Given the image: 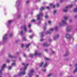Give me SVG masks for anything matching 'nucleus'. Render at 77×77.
Listing matches in <instances>:
<instances>
[{
  "instance_id": "41",
  "label": "nucleus",
  "mask_w": 77,
  "mask_h": 77,
  "mask_svg": "<svg viewBox=\"0 0 77 77\" xmlns=\"http://www.w3.org/2000/svg\"><path fill=\"white\" fill-rule=\"evenodd\" d=\"M44 40H45L44 39H40V41L41 42H42L43 41H44Z\"/></svg>"
},
{
  "instance_id": "25",
  "label": "nucleus",
  "mask_w": 77,
  "mask_h": 77,
  "mask_svg": "<svg viewBox=\"0 0 77 77\" xmlns=\"http://www.w3.org/2000/svg\"><path fill=\"white\" fill-rule=\"evenodd\" d=\"M53 3H51L50 4V6H52V8H55V5H53Z\"/></svg>"
},
{
  "instance_id": "7",
  "label": "nucleus",
  "mask_w": 77,
  "mask_h": 77,
  "mask_svg": "<svg viewBox=\"0 0 77 77\" xmlns=\"http://www.w3.org/2000/svg\"><path fill=\"white\" fill-rule=\"evenodd\" d=\"M66 38L67 39L69 38V39H72L73 38V37L72 35H71L68 34H67L66 35Z\"/></svg>"
},
{
  "instance_id": "57",
  "label": "nucleus",
  "mask_w": 77,
  "mask_h": 77,
  "mask_svg": "<svg viewBox=\"0 0 77 77\" xmlns=\"http://www.w3.org/2000/svg\"><path fill=\"white\" fill-rule=\"evenodd\" d=\"M29 38H32L33 36L31 35V36H29Z\"/></svg>"
},
{
  "instance_id": "26",
  "label": "nucleus",
  "mask_w": 77,
  "mask_h": 77,
  "mask_svg": "<svg viewBox=\"0 0 77 77\" xmlns=\"http://www.w3.org/2000/svg\"><path fill=\"white\" fill-rule=\"evenodd\" d=\"M59 38V35H57L55 36V39H58Z\"/></svg>"
},
{
  "instance_id": "14",
  "label": "nucleus",
  "mask_w": 77,
  "mask_h": 77,
  "mask_svg": "<svg viewBox=\"0 0 77 77\" xmlns=\"http://www.w3.org/2000/svg\"><path fill=\"white\" fill-rule=\"evenodd\" d=\"M75 66H76V68L75 69L73 72V73H75V72H77V64H76L75 65Z\"/></svg>"
},
{
  "instance_id": "63",
  "label": "nucleus",
  "mask_w": 77,
  "mask_h": 77,
  "mask_svg": "<svg viewBox=\"0 0 77 77\" xmlns=\"http://www.w3.org/2000/svg\"><path fill=\"white\" fill-rule=\"evenodd\" d=\"M69 23H72V20H69Z\"/></svg>"
},
{
  "instance_id": "17",
  "label": "nucleus",
  "mask_w": 77,
  "mask_h": 77,
  "mask_svg": "<svg viewBox=\"0 0 77 77\" xmlns=\"http://www.w3.org/2000/svg\"><path fill=\"white\" fill-rule=\"evenodd\" d=\"M40 11H42L45 9V8L44 7H41L40 8Z\"/></svg>"
},
{
  "instance_id": "21",
  "label": "nucleus",
  "mask_w": 77,
  "mask_h": 77,
  "mask_svg": "<svg viewBox=\"0 0 77 77\" xmlns=\"http://www.w3.org/2000/svg\"><path fill=\"white\" fill-rule=\"evenodd\" d=\"M44 62H42L39 65V68H41L42 67V65H44Z\"/></svg>"
},
{
  "instance_id": "23",
  "label": "nucleus",
  "mask_w": 77,
  "mask_h": 77,
  "mask_svg": "<svg viewBox=\"0 0 77 77\" xmlns=\"http://www.w3.org/2000/svg\"><path fill=\"white\" fill-rule=\"evenodd\" d=\"M74 5L73 4H71L69 5V8H72L73 7Z\"/></svg>"
},
{
  "instance_id": "33",
  "label": "nucleus",
  "mask_w": 77,
  "mask_h": 77,
  "mask_svg": "<svg viewBox=\"0 0 77 77\" xmlns=\"http://www.w3.org/2000/svg\"><path fill=\"white\" fill-rule=\"evenodd\" d=\"M30 57H31V58H33V55L32 54H30Z\"/></svg>"
},
{
  "instance_id": "32",
  "label": "nucleus",
  "mask_w": 77,
  "mask_h": 77,
  "mask_svg": "<svg viewBox=\"0 0 77 77\" xmlns=\"http://www.w3.org/2000/svg\"><path fill=\"white\" fill-rule=\"evenodd\" d=\"M49 31H50V32H51V31L53 32L54 31V29L53 28H51L49 29Z\"/></svg>"
},
{
  "instance_id": "61",
  "label": "nucleus",
  "mask_w": 77,
  "mask_h": 77,
  "mask_svg": "<svg viewBox=\"0 0 77 77\" xmlns=\"http://www.w3.org/2000/svg\"><path fill=\"white\" fill-rule=\"evenodd\" d=\"M69 58H66L65 59V60H68Z\"/></svg>"
},
{
  "instance_id": "58",
  "label": "nucleus",
  "mask_w": 77,
  "mask_h": 77,
  "mask_svg": "<svg viewBox=\"0 0 77 77\" xmlns=\"http://www.w3.org/2000/svg\"><path fill=\"white\" fill-rule=\"evenodd\" d=\"M45 51H46V52H48V49H45L44 50Z\"/></svg>"
},
{
  "instance_id": "40",
  "label": "nucleus",
  "mask_w": 77,
  "mask_h": 77,
  "mask_svg": "<svg viewBox=\"0 0 77 77\" xmlns=\"http://www.w3.org/2000/svg\"><path fill=\"white\" fill-rule=\"evenodd\" d=\"M21 47H22V48H23V47H24V45L23 44H21Z\"/></svg>"
},
{
  "instance_id": "54",
  "label": "nucleus",
  "mask_w": 77,
  "mask_h": 77,
  "mask_svg": "<svg viewBox=\"0 0 77 77\" xmlns=\"http://www.w3.org/2000/svg\"><path fill=\"white\" fill-rule=\"evenodd\" d=\"M53 54H54V53H55V52L54 51H52L51 52Z\"/></svg>"
},
{
  "instance_id": "60",
  "label": "nucleus",
  "mask_w": 77,
  "mask_h": 77,
  "mask_svg": "<svg viewBox=\"0 0 77 77\" xmlns=\"http://www.w3.org/2000/svg\"><path fill=\"white\" fill-rule=\"evenodd\" d=\"M23 56L24 57H26V54H24Z\"/></svg>"
},
{
  "instance_id": "11",
  "label": "nucleus",
  "mask_w": 77,
  "mask_h": 77,
  "mask_svg": "<svg viewBox=\"0 0 77 77\" xmlns=\"http://www.w3.org/2000/svg\"><path fill=\"white\" fill-rule=\"evenodd\" d=\"M8 34H5L4 35L3 37V39H7L8 38Z\"/></svg>"
},
{
  "instance_id": "3",
  "label": "nucleus",
  "mask_w": 77,
  "mask_h": 77,
  "mask_svg": "<svg viewBox=\"0 0 77 77\" xmlns=\"http://www.w3.org/2000/svg\"><path fill=\"white\" fill-rule=\"evenodd\" d=\"M26 69H27V67L26 66H25L24 69H23V70H24L22 72H20L18 74V75L19 77H20L21 76V74L22 75H24L26 74V72H25V70H26Z\"/></svg>"
},
{
  "instance_id": "42",
  "label": "nucleus",
  "mask_w": 77,
  "mask_h": 77,
  "mask_svg": "<svg viewBox=\"0 0 77 77\" xmlns=\"http://www.w3.org/2000/svg\"><path fill=\"white\" fill-rule=\"evenodd\" d=\"M56 6H57V7H59V6H60L59 3H57L56 5Z\"/></svg>"
},
{
  "instance_id": "9",
  "label": "nucleus",
  "mask_w": 77,
  "mask_h": 77,
  "mask_svg": "<svg viewBox=\"0 0 77 77\" xmlns=\"http://www.w3.org/2000/svg\"><path fill=\"white\" fill-rule=\"evenodd\" d=\"M23 28L25 32H27V28H26V25H24L23 26H21V29H23Z\"/></svg>"
},
{
  "instance_id": "27",
  "label": "nucleus",
  "mask_w": 77,
  "mask_h": 77,
  "mask_svg": "<svg viewBox=\"0 0 77 77\" xmlns=\"http://www.w3.org/2000/svg\"><path fill=\"white\" fill-rule=\"evenodd\" d=\"M6 25H7V27H8V28H9V27H10V26H11V24L8 23L7 24H6Z\"/></svg>"
},
{
  "instance_id": "38",
  "label": "nucleus",
  "mask_w": 77,
  "mask_h": 77,
  "mask_svg": "<svg viewBox=\"0 0 77 77\" xmlns=\"http://www.w3.org/2000/svg\"><path fill=\"white\" fill-rule=\"evenodd\" d=\"M48 42H51L52 41V40L51 39H49L48 40Z\"/></svg>"
},
{
  "instance_id": "24",
  "label": "nucleus",
  "mask_w": 77,
  "mask_h": 77,
  "mask_svg": "<svg viewBox=\"0 0 77 77\" xmlns=\"http://www.w3.org/2000/svg\"><path fill=\"white\" fill-rule=\"evenodd\" d=\"M20 34L22 36H23L24 35V32H23V31L22 30L20 32Z\"/></svg>"
},
{
  "instance_id": "28",
  "label": "nucleus",
  "mask_w": 77,
  "mask_h": 77,
  "mask_svg": "<svg viewBox=\"0 0 77 77\" xmlns=\"http://www.w3.org/2000/svg\"><path fill=\"white\" fill-rule=\"evenodd\" d=\"M13 36V34L12 33H11L10 34L9 36L10 38H11Z\"/></svg>"
},
{
  "instance_id": "56",
  "label": "nucleus",
  "mask_w": 77,
  "mask_h": 77,
  "mask_svg": "<svg viewBox=\"0 0 77 77\" xmlns=\"http://www.w3.org/2000/svg\"><path fill=\"white\" fill-rule=\"evenodd\" d=\"M29 33H32V30L30 29L29 30Z\"/></svg>"
},
{
  "instance_id": "39",
  "label": "nucleus",
  "mask_w": 77,
  "mask_h": 77,
  "mask_svg": "<svg viewBox=\"0 0 77 77\" xmlns=\"http://www.w3.org/2000/svg\"><path fill=\"white\" fill-rule=\"evenodd\" d=\"M3 41L4 42H6L7 41V39H3Z\"/></svg>"
},
{
  "instance_id": "15",
  "label": "nucleus",
  "mask_w": 77,
  "mask_h": 77,
  "mask_svg": "<svg viewBox=\"0 0 77 77\" xmlns=\"http://www.w3.org/2000/svg\"><path fill=\"white\" fill-rule=\"evenodd\" d=\"M43 45L44 47H48L49 46V45L46 43H45L43 44Z\"/></svg>"
},
{
  "instance_id": "16",
  "label": "nucleus",
  "mask_w": 77,
  "mask_h": 77,
  "mask_svg": "<svg viewBox=\"0 0 77 77\" xmlns=\"http://www.w3.org/2000/svg\"><path fill=\"white\" fill-rule=\"evenodd\" d=\"M8 57H10V58H16V57H15V56H12L11 54H9Z\"/></svg>"
},
{
  "instance_id": "46",
  "label": "nucleus",
  "mask_w": 77,
  "mask_h": 77,
  "mask_svg": "<svg viewBox=\"0 0 77 77\" xmlns=\"http://www.w3.org/2000/svg\"><path fill=\"white\" fill-rule=\"evenodd\" d=\"M68 55V54H65L63 56H64V57H66V56H67Z\"/></svg>"
},
{
  "instance_id": "20",
  "label": "nucleus",
  "mask_w": 77,
  "mask_h": 77,
  "mask_svg": "<svg viewBox=\"0 0 77 77\" xmlns=\"http://www.w3.org/2000/svg\"><path fill=\"white\" fill-rule=\"evenodd\" d=\"M12 23H13V20H9L7 22V23L10 24H11Z\"/></svg>"
},
{
  "instance_id": "50",
  "label": "nucleus",
  "mask_w": 77,
  "mask_h": 77,
  "mask_svg": "<svg viewBox=\"0 0 77 77\" xmlns=\"http://www.w3.org/2000/svg\"><path fill=\"white\" fill-rule=\"evenodd\" d=\"M23 41H27V39H23Z\"/></svg>"
},
{
  "instance_id": "18",
  "label": "nucleus",
  "mask_w": 77,
  "mask_h": 77,
  "mask_svg": "<svg viewBox=\"0 0 77 77\" xmlns=\"http://www.w3.org/2000/svg\"><path fill=\"white\" fill-rule=\"evenodd\" d=\"M47 26V23H45V25L44 26V27H43V29H44V31H45V30L46 29H47V28L46 27V26Z\"/></svg>"
},
{
  "instance_id": "12",
  "label": "nucleus",
  "mask_w": 77,
  "mask_h": 77,
  "mask_svg": "<svg viewBox=\"0 0 77 77\" xmlns=\"http://www.w3.org/2000/svg\"><path fill=\"white\" fill-rule=\"evenodd\" d=\"M51 33H52V32L51 31H50L49 30L47 31L46 32H45V34H46V35H48V34H51Z\"/></svg>"
},
{
  "instance_id": "43",
  "label": "nucleus",
  "mask_w": 77,
  "mask_h": 77,
  "mask_svg": "<svg viewBox=\"0 0 77 77\" xmlns=\"http://www.w3.org/2000/svg\"><path fill=\"white\" fill-rule=\"evenodd\" d=\"M46 9H50V7L47 6L46 7Z\"/></svg>"
},
{
  "instance_id": "19",
  "label": "nucleus",
  "mask_w": 77,
  "mask_h": 77,
  "mask_svg": "<svg viewBox=\"0 0 77 77\" xmlns=\"http://www.w3.org/2000/svg\"><path fill=\"white\" fill-rule=\"evenodd\" d=\"M48 65V63L47 62H45L44 65L43 66V68H46Z\"/></svg>"
},
{
  "instance_id": "49",
  "label": "nucleus",
  "mask_w": 77,
  "mask_h": 77,
  "mask_svg": "<svg viewBox=\"0 0 77 77\" xmlns=\"http://www.w3.org/2000/svg\"><path fill=\"white\" fill-rule=\"evenodd\" d=\"M6 62L8 63H9V62H10V61L9 60H6Z\"/></svg>"
},
{
  "instance_id": "64",
  "label": "nucleus",
  "mask_w": 77,
  "mask_h": 77,
  "mask_svg": "<svg viewBox=\"0 0 77 77\" xmlns=\"http://www.w3.org/2000/svg\"><path fill=\"white\" fill-rule=\"evenodd\" d=\"M31 27V25L30 24H29L28 25V27Z\"/></svg>"
},
{
  "instance_id": "13",
  "label": "nucleus",
  "mask_w": 77,
  "mask_h": 77,
  "mask_svg": "<svg viewBox=\"0 0 77 77\" xmlns=\"http://www.w3.org/2000/svg\"><path fill=\"white\" fill-rule=\"evenodd\" d=\"M41 53H37V51H36L35 52L34 56H36V55H41Z\"/></svg>"
},
{
  "instance_id": "53",
  "label": "nucleus",
  "mask_w": 77,
  "mask_h": 77,
  "mask_svg": "<svg viewBox=\"0 0 77 77\" xmlns=\"http://www.w3.org/2000/svg\"><path fill=\"white\" fill-rule=\"evenodd\" d=\"M29 3V1H26V3L27 5H28V3Z\"/></svg>"
},
{
  "instance_id": "59",
  "label": "nucleus",
  "mask_w": 77,
  "mask_h": 77,
  "mask_svg": "<svg viewBox=\"0 0 77 77\" xmlns=\"http://www.w3.org/2000/svg\"><path fill=\"white\" fill-rule=\"evenodd\" d=\"M42 71H43V72H45V71H46V69H43Z\"/></svg>"
},
{
  "instance_id": "35",
  "label": "nucleus",
  "mask_w": 77,
  "mask_h": 77,
  "mask_svg": "<svg viewBox=\"0 0 77 77\" xmlns=\"http://www.w3.org/2000/svg\"><path fill=\"white\" fill-rule=\"evenodd\" d=\"M51 76H52V74H49V75H48V77H51Z\"/></svg>"
},
{
  "instance_id": "31",
  "label": "nucleus",
  "mask_w": 77,
  "mask_h": 77,
  "mask_svg": "<svg viewBox=\"0 0 77 77\" xmlns=\"http://www.w3.org/2000/svg\"><path fill=\"white\" fill-rule=\"evenodd\" d=\"M15 63H13L11 64V66H15Z\"/></svg>"
},
{
  "instance_id": "62",
  "label": "nucleus",
  "mask_w": 77,
  "mask_h": 77,
  "mask_svg": "<svg viewBox=\"0 0 77 77\" xmlns=\"http://www.w3.org/2000/svg\"><path fill=\"white\" fill-rule=\"evenodd\" d=\"M74 18H77V15L75 16Z\"/></svg>"
},
{
  "instance_id": "1",
  "label": "nucleus",
  "mask_w": 77,
  "mask_h": 77,
  "mask_svg": "<svg viewBox=\"0 0 77 77\" xmlns=\"http://www.w3.org/2000/svg\"><path fill=\"white\" fill-rule=\"evenodd\" d=\"M68 18V17H64L63 19L64 20H62V23H59V26H65V25H66V21L67 20V19Z\"/></svg>"
},
{
  "instance_id": "36",
  "label": "nucleus",
  "mask_w": 77,
  "mask_h": 77,
  "mask_svg": "<svg viewBox=\"0 0 77 77\" xmlns=\"http://www.w3.org/2000/svg\"><path fill=\"white\" fill-rule=\"evenodd\" d=\"M45 59L46 60H50V59L48 58H45Z\"/></svg>"
},
{
  "instance_id": "52",
  "label": "nucleus",
  "mask_w": 77,
  "mask_h": 77,
  "mask_svg": "<svg viewBox=\"0 0 77 77\" xmlns=\"http://www.w3.org/2000/svg\"><path fill=\"white\" fill-rule=\"evenodd\" d=\"M51 21H48V24H51Z\"/></svg>"
},
{
  "instance_id": "44",
  "label": "nucleus",
  "mask_w": 77,
  "mask_h": 77,
  "mask_svg": "<svg viewBox=\"0 0 77 77\" xmlns=\"http://www.w3.org/2000/svg\"><path fill=\"white\" fill-rule=\"evenodd\" d=\"M60 3H63V0H59Z\"/></svg>"
},
{
  "instance_id": "6",
  "label": "nucleus",
  "mask_w": 77,
  "mask_h": 77,
  "mask_svg": "<svg viewBox=\"0 0 77 77\" xmlns=\"http://www.w3.org/2000/svg\"><path fill=\"white\" fill-rule=\"evenodd\" d=\"M34 72V70L32 69L30 71V73H29V77H32L33 75V73Z\"/></svg>"
},
{
  "instance_id": "2",
  "label": "nucleus",
  "mask_w": 77,
  "mask_h": 77,
  "mask_svg": "<svg viewBox=\"0 0 77 77\" xmlns=\"http://www.w3.org/2000/svg\"><path fill=\"white\" fill-rule=\"evenodd\" d=\"M44 15V14L42 12H40L39 14L37 15V21H39L38 24H41V17L42 18Z\"/></svg>"
},
{
  "instance_id": "10",
  "label": "nucleus",
  "mask_w": 77,
  "mask_h": 77,
  "mask_svg": "<svg viewBox=\"0 0 77 77\" xmlns=\"http://www.w3.org/2000/svg\"><path fill=\"white\" fill-rule=\"evenodd\" d=\"M44 31H44H43L42 32H41L40 33V35H41V37L42 38H42H43L44 37V31Z\"/></svg>"
},
{
  "instance_id": "51",
  "label": "nucleus",
  "mask_w": 77,
  "mask_h": 77,
  "mask_svg": "<svg viewBox=\"0 0 77 77\" xmlns=\"http://www.w3.org/2000/svg\"><path fill=\"white\" fill-rule=\"evenodd\" d=\"M66 54H67L68 55L69 54V51H67L66 52Z\"/></svg>"
},
{
  "instance_id": "37",
  "label": "nucleus",
  "mask_w": 77,
  "mask_h": 77,
  "mask_svg": "<svg viewBox=\"0 0 77 77\" xmlns=\"http://www.w3.org/2000/svg\"><path fill=\"white\" fill-rule=\"evenodd\" d=\"M58 29V28L56 26L55 28V31H57V29Z\"/></svg>"
},
{
  "instance_id": "34",
  "label": "nucleus",
  "mask_w": 77,
  "mask_h": 77,
  "mask_svg": "<svg viewBox=\"0 0 77 77\" xmlns=\"http://www.w3.org/2000/svg\"><path fill=\"white\" fill-rule=\"evenodd\" d=\"M54 14H56V13L57 12V11L56 10L54 11L53 12Z\"/></svg>"
},
{
  "instance_id": "30",
  "label": "nucleus",
  "mask_w": 77,
  "mask_h": 77,
  "mask_svg": "<svg viewBox=\"0 0 77 77\" xmlns=\"http://www.w3.org/2000/svg\"><path fill=\"white\" fill-rule=\"evenodd\" d=\"M36 21V20L35 19H33L31 21V23H35Z\"/></svg>"
},
{
  "instance_id": "45",
  "label": "nucleus",
  "mask_w": 77,
  "mask_h": 77,
  "mask_svg": "<svg viewBox=\"0 0 77 77\" xmlns=\"http://www.w3.org/2000/svg\"><path fill=\"white\" fill-rule=\"evenodd\" d=\"M17 8V10L18 11H20V8H19V6L16 7Z\"/></svg>"
},
{
  "instance_id": "22",
  "label": "nucleus",
  "mask_w": 77,
  "mask_h": 77,
  "mask_svg": "<svg viewBox=\"0 0 77 77\" xmlns=\"http://www.w3.org/2000/svg\"><path fill=\"white\" fill-rule=\"evenodd\" d=\"M30 45H31V43H29V44H28L26 45L25 46V48H29V46H30Z\"/></svg>"
},
{
  "instance_id": "8",
  "label": "nucleus",
  "mask_w": 77,
  "mask_h": 77,
  "mask_svg": "<svg viewBox=\"0 0 77 77\" xmlns=\"http://www.w3.org/2000/svg\"><path fill=\"white\" fill-rule=\"evenodd\" d=\"M20 4H21V1L20 0H17L16 4V7L19 6L20 5Z\"/></svg>"
},
{
  "instance_id": "29",
  "label": "nucleus",
  "mask_w": 77,
  "mask_h": 77,
  "mask_svg": "<svg viewBox=\"0 0 77 77\" xmlns=\"http://www.w3.org/2000/svg\"><path fill=\"white\" fill-rule=\"evenodd\" d=\"M45 17L46 19H48V18L49 16L48 15H46Z\"/></svg>"
},
{
  "instance_id": "47",
  "label": "nucleus",
  "mask_w": 77,
  "mask_h": 77,
  "mask_svg": "<svg viewBox=\"0 0 77 77\" xmlns=\"http://www.w3.org/2000/svg\"><path fill=\"white\" fill-rule=\"evenodd\" d=\"M12 69V67L11 66H9L8 67V69L9 70H10V69Z\"/></svg>"
},
{
  "instance_id": "55",
  "label": "nucleus",
  "mask_w": 77,
  "mask_h": 77,
  "mask_svg": "<svg viewBox=\"0 0 77 77\" xmlns=\"http://www.w3.org/2000/svg\"><path fill=\"white\" fill-rule=\"evenodd\" d=\"M65 8L66 9H68L69 8V6H68L66 7Z\"/></svg>"
},
{
  "instance_id": "4",
  "label": "nucleus",
  "mask_w": 77,
  "mask_h": 77,
  "mask_svg": "<svg viewBox=\"0 0 77 77\" xmlns=\"http://www.w3.org/2000/svg\"><path fill=\"white\" fill-rule=\"evenodd\" d=\"M6 64H4L2 65L1 67V70H0V75H2V72L3 71H4V69L6 67Z\"/></svg>"
},
{
  "instance_id": "48",
  "label": "nucleus",
  "mask_w": 77,
  "mask_h": 77,
  "mask_svg": "<svg viewBox=\"0 0 77 77\" xmlns=\"http://www.w3.org/2000/svg\"><path fill=\"white\" fill-rule=\"evenodd\" d=\"M63 11L64 12H68V10H64Z\"/></svg>"
},
{
  "instance_id": "5",
  "label": "nucleus",
  "mask_w": 77,
  "mask_h": 77,
  "mask_svg": "<svg viewBox=\"0 0 77 77\" xmlns=\"http://www.w3.org/2000/svg\"><path fill=\"white\" fill-rule=\"evenodd\" d=\"M72 30V27L71 26H68L66 29V32H70Z\"/></svg>"
}]
</instances>
